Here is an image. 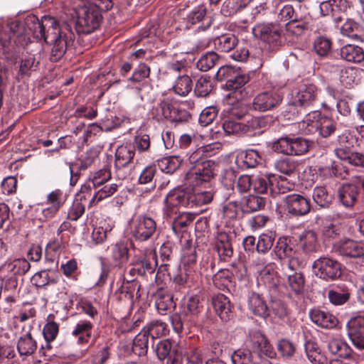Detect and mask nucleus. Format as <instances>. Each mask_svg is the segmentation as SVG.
<instances>
[{
    "label": "nucleus",
    "instance_id": "ea45409f",
    "mask_svg": "<svg viewBox=\"0 0 364 364\" xmlns=\"http://www.w3.org/2000/svg\"><path fill=\"white\" fill-rule=\"evenodd\" d=\"M320 174L327 175L329 177H335L339 179H346L349 175L347 167L341 163L332 162L330 166L318 167Z\"/></svg>",
    "mask_w": 364,
    "mask_h": 364
},
{
    "label": "nucleus",
    "instance_id": "6e6552de",
    "mask_svg": "<svg viewBox=\"0 0 364 364\" xmlns=\"http://www.w3.org/2000/svg\"><path fill=\"white\" fill-rule=\"evenodd\" d=\"M156 232V222L146 215H140L131 223V235L137 241L145 242Z\"/></svg>",
    "mask_w": 364,
    "mask_h": 364
},
{
    "label": "nucleus",
    "instance_id": "2f4dec72",
    "mask_svg": "<svg viewBox=\"0 0 364 364\" xmlns=\"http://www.w3.org/2000/svg\"><path fill=\"white\" fill-rule=\"evenodd\" d=\"M39 62L36 60L34 56L28 55L22 58L19 62V69L16 76L17 81L29 77L33 72L38 69Z\"/></svg>",
    "mask_w": 364,
    "mask_h": 364
},
{
    "label": "nucleus",
    "instance_id": "c756f323",
    "mask_svg": "<svg viewBox=\"0 0 364 364\" xmlns=\"http://www.w3.org/2000/svg\"><path fill=\"white\" fill-rule=\"evenodd\" d=\"M307 358L312 364H327L328 359L322 352L318 343L313 340H308L304 344Z\"/></svg>",
    "mask_w": 364,
    "mask_h": 364
},
{
    "label": "nucleus",
    "instance_id": "1a4fd4ad",
    "mask_svg": "<svg viewBox=\"0 0 364 364\" xmlns=\"http://www.w3.org/2000/svg\"><path fill=\"white\" fill-rule=\"evenodd\" d=\"M283 203L287 213L294 217H302L311 212L310 199L304 194L291 193L283 198Z\"/></svg>",
    "mask_w": 364,
    "mask_h": 364
},
{
    "label": "nucleus",
    "instance_id": "20e7f679",
    "mask_svg": "<svg viewBox=\"0 0 364 364\" xmlns=\"http://www.w3.org/2000/svg\"><path fill=\"white\" fill-rule=\"evenodd\" d=\"M252 33L272 48H279L285 42L283 27L276 22L258 23L253 27Z\"/></svg>",
    "mask_w": 364,
    "mask_h": 364
},
{
    "label": "nucleus",
    "instance_id": "5701e85b",
    "mask_svg": "<svg viewBox=\"0 0 364 364\" xmlns=\"http://www.w3.org/2000/svg\"><path fill=\"white\" fill-rule=\"evenodd\" d=\"M314 20L309 14L307 16H299L296 18V21H291L286 23V31L292 36H300L306 31H312L314 29Z\"/></svg>",
    "mask_w": 364,
    "mask_h": 364
},
{
    "label": "nucleus",
    "instance_id": "aec40b11",
    "mask_svg": "<svg viewBox=\"0 0 364 364\" xmlns=\"http://www.w3.org/2000/svg\"><path fill=\"white\" fill-rule=\"evenodd\" d=\"M311 321L316 326L326 329L336 328L339 321L338 318L329 311L313 309L309 312Z\"/></svg>",
    "mask_w": 364,
    "mask_h": 364
},
{
    "label": "nucleus",
    "instance_id": "72a5a7b5",
    "mask_svg": "<svg viewBox=\"0 0 364 364\" xmlns=\"http://www.w3.org/2000/svg\"><path fill=\"white\" fill-rule=\"evenodd\" d=\"M17 350L21 356L33 355L37 349V342L30 331L23 334L17 341Z\"/></svg>",
    "mask_w": 364,
    "mask_h": 364
},
{
    "label": "nucleus",
    "instance_id": "ddd939ff",
    "mask_svg": "<svg viewBox=\"0 0 364 364\" xmlns=\"http://www.w3.org/2000/svg\"><path fill=\"white\" fill-rule=\"evenodd\" d=\"M65 24L68 23L64 22L60 25L55 18L50 16H44V37L42 38V40H44L48 44H51L58 39L63 38L62 36L67 33L65 28Z\"/></svg>",
    "mask_w": 364,
    "mask_h": 364
},
{
    "label": "nucleus",
    "instance_id": "4be33fe9",
    "mask_svg": "<svg viewBox=\"0 0 364 364\" xmlns=\"http://www.w3.org/2000/svg\"><path fill=\"white\" fill-rule=\"evenodd\" d=\"M299 246L306 255H311L321 248L318 235L314 230H305L299 237Z\"/></svg>",
    "mask_w": 364,
    "mask_h": 364
},
{
    "label": "nucleus",
    "instance_id": "f03ea898",
    "mask_svg": "<svg viewBox=\"0 0 364 364\" xmlns=\"http://www.w3.org/2000/svg\"><path fill=\"white\" fill-rule=\"evenodd\" d=\"M203 309L200 296L196 294L188 297L184 302L182 309L170 316L174 331L181 333L184 326L188 329L200 326V316Z\"/></svg>",
    "mask_w": 364,
    "mask_h": 364
},
{
    "label": "nucleus",
    "instance_id": "338daca9",
    "mask_svg": "<svg viewBox=\"0 0 364 364\" xmlns=\"http://www.w3.org/2000/svg\"><path fill=\"white\" fill-rule=\"evenodd\" d=\"M193 217L188 213H182L177 216L172 223V229L173 232L178 235L186 232L187 228L192 223Z\"/></svg>",
    "mask_w": 364,
    "mask_h": 364
},
{
    "label": "nucleus",
    "instance_id": "09e8293b",
    "mask_svg": "<svg viewBox=\"0 0 364 364\" xmlns=\"http://www.w3.org/2000/svg\"><path fill=\"white\" fill-rule=\"evenodd\" d=\"M298 166V162L290 158H281L274 164V168L277 171L288 176L294 174Z\"/></svg>",
    "mask_w": 364,
    "mask_h": 364
},
{
    "label": "nucleus",
    "instance_id": "e2e57ef3",
    "mask_svg": "<svg viewBox=\"0 0 364 364\" xmlns=\"http://www.w3.org/2000/svg\"><path fill=\"white\" fill-rule=\"evenodd\" d=\"M294 188V183L289 182L287 178L283 176H276V181L272 185L271 189V196L275 197L278 194H285Z\"/></svg>",
    "mask_w": 364,
    "mask_h": 364
},
{
    "label": "nucleus",
    "instance_id": "a878e982",
    "mask_svg": "<svg viewBox=\"0 0 364 364\" xmlns=\"http://www.w3.org/2000/svg\"><path fill=\"white\" fill-rule=\"evenodd\" d=\"M350 289L344 283L335 285L328 292L330 302L335 306H341L348 302L350 298Z\"/></svg>",
    "mask_w": 364,
    "mask_h": 364
},
{
    "label": "nucleus",
    "instance_id": "a19ab883",
    "mask_svg": "<svg viewBox=\"0 0 364 364\" xmlns=\"http://www.w3.org/2000/svg\"><path fill=\"white\" fill-rule=\"evenodd\" d=\"M328 350L332 355L340 358L348 359L352 353L350 347L345 341L338 338H333L329 341Z\"/></svg>",
    "mask_w": 364,
    "mask_h": 364
},
{
    "label": "nucleus",
    "instance_id": "473e14b6",
    "mask_svg": "<svg viewBox=\"0 0 364 364\" xmlns=\"http://www.w3.org/2000/svg\"><path fill=\"white\" fill-rule=\"evenodd\" d=\"M340 55L346 61L358 63L364 60L363 48L353 44H346L340 50Z\"/></svg>",
    "mask_w": 364,
    "mask_h": 364
},
{
    "label": "nucleus",
    "instance_id": "864d4df0",
    "mask_svg": "<svg viewBox=\"0 0 364 364\" xmlns=\"http://www.w3.org/2000/svg\"><path fill=\"white\" fill-rule=\"evenodd\" d=\"M55 316L52 314L47 317V322L43 328V335L47 343L53 341L59 332V324L54 321Z\"/></svg>",
    "mask_w": 364,
    "mask_h": 364
},
{
    "label": "nucleus",
    "instance_id": "4c0bfd02",
    "mask_svg": "<svg viewBox=\"0 0 364 364\" xmlns=\"http://www.w3.org/2000/svg\"><path fill=\"white\" fill-rule=\"evenodd\" d=\"M341 33L355 41H364V31L355 21L348 19L341 28Z\"/></svg>",
    "mask_w": 364,
    "mask_h": 364
},
{
    "label": "nucleus",
    "instance_id": "412c9836",
    "mask_svg": "<svg viewBox=\"0 0 364 364\" xmlns=\"http://www.w3.org/2000/svg\"><path fill=\"white\" fill-rule=\"evenodd\" d=\"M215 248L220 261L230 262L234 253L231 235L225 232H218Z\"/></svg>",
    "mask_w": 364,
    "mask_h": 364
},
{
    "label": "nucleus",
    "instance_id": "6e6d98bb",
    "mask_svg": "<svg viewBox=\"0 0 364 364\" xmlns=\"http://www.w3.org/2000/svg\"><path fill=\"white\" fill-rule=\"evenodd\" d=\"M323 114L318 111H314L307 114L303 119L302 127H305L309 134H314L318 131V124Z\"/></svg>",
    "mask_w": 364,
    "mask_h": 364
},
{
    "label": "nucleus",
    "instance_id": "774afa93",
    "mask_svg": "<svg viewBox=\"0 0 364 364\" xmlns=\"http://www.w3.org/2000/svg\"><path fill=\"white\" fill-rule=\"evenodd\" d=\"M309 141L301 137H291L290 156H300L309 151Z\"/></svg>",
    "mask_w": 364,
    "mask_h": 364
},
{
    "label": "nucleus",
    "instance_id": "de8ad7c7",
    "mask_svg": "<svg viewBox=\"0 0 364 364\" xmlns=\"http://www.w3.org/2000/svg\"><path fill=\"white\" fill-rule=\"evenodd\" d=\"M240 204L237 201H229L223 205L221 209L222 218L228 225L236 221L238 218Z\"/></svg>",
    "mask_w": 364,
    "mask_h": 364
},
{
    "label": "nucleus",
    "instance_id": "e433bc0d",
    "mask_svg": "<svg viewBox=\"0 0 364 364\" xmlns=\"http://www.w3.org/2000/svg\"><path fill=\"white\" fill-rule=\"evenodd\" d=\"M136 288L139 289V286L137 287V283L135 282L134 279L130 278V280H127L122 283L116 291L115 295L119 301L132 303Z\"/></svg>",
    "mask_w": 364,
    "mask_h": 364
},
{
    "label": "nucleus",
    "instance_id": "0eeeda50",
    "mask_svg": "<svg viewBox=\"0 0 364 364\" xmlns=\"http://www.w3.org/2000/svg\"><path fill=\"white\" fill-rule=\"evenodd\" d=\"M135 151L130 146H120L115 152L114 168L116 177L119 180L127 179L134 169L132 161Z\"/></svg>",
    "mask_w": 364,
    "mask_h": 364
},
{
    "label": "nucleus",
    "instance_id": "6ab92c4d",
    "mask_svg": "<svg viewBox=\"0 0 364 364\" xmlns=\"http://www.w3.org/2000/svg\"><path fill=\"white\" fill-rule=\"evenodd\" d=\"M218 164L213 160L204 161L203 164L191 168L189 175L194 176L197 183L209 182L215 176Z\"/></svg>",
    "mask_w": 364,
    "mask_h": 364
},
{
    "label": "nucleus",
    "instance_id": "8fccbe9b",
    "mask_svg": "<svg viewBox=\"0 0 364 364\" xmlns=\"http://www.w3.org/2000/svg\"><path fill=\"white\" fill-rule=\"evenodd\" d=\"M155 305L160 314H166L168 310L173 307L172 294L163 291H157L156 294Z\"/></svg>",
    "mask_w": 364,
    "mask_h": 364
},
{
    "label": "nucleus",
    "instance_id": "39448f33",
    "mask_svg": "<svg viewBox=\"0 0 364 364\" xmlns=\"http://www.w3.org/2000/svg\"><path fill=\"white\" fill-rule=\"evenodd\" d=\"M318 89L314 84L301 85L295 93H292L288 105L289 111L306 109L313 106L318 100Z\"/></svg>",
    "mask_w": 364,
    "mask_h": 364
},
{
    "label": "nucleus",
    "instance_id": "cd10ccee",
    "mask_svg": "<svg viewBox=\"0 0 364 364\" xmlns=\"http://www.w3.org/2000/svg\"><path fill=\"white\" fill-rule=\"evenodd\" d=\"M276 181V176L272 173L253 175L252 188L257 194H264L269 191Z\"/></svg>",
    "mask_w": 364,
    "mask_h": 364
},
{
    "label": "nucleus",
    "instance_id": "49530a36",
    "mask_svg": "<svg viewBox=\"0 0 364 364\" xmlns=\"http://www.w3.org/2000/svg\"><path fill=\"white\" fill-rule=\"evenodd\" d=\"M341 127V125L333 119L323 115L316 132L322 137L327 138L339 130Z\"/></svg>",
    "mask_w": 364,
    "mask_h": 364
},
{
    "label": "nucleus",
    "instance_id": "f257e3e1",
    "mask_svg": "<svg viewBox=\"0 0 364 364\" xmlns=\"http://www.w3.org/2000/svg\"><path fill=\"white\" fill-rule=\"evenodd\" d=\"M276 352L267 338L257 331L250 335L247 348L238 349L232 355L234 364H272Z\"/></svg>",
    "mask_w": 364,
    "mask_h": 364
},
{
    "label": "nucleus",
    "instance_id": "9d476101",
    "mask_svg": "<svg viewBox=\"0 0 364 364\" xmlns=\"http://www.w3.org/2000/svg\"><path fill=\"white\" fill-rule=\"evenodd\" d=\"M312 268L317 277L326 281L333 280L341 275V264L329 257H320L314 261Z\"/></svg>",
    "mask_w": 364,
    "mask_h": 364
},
{
    "label": "nucleus",
    "instance_id": "58836bf2",
    "mask_svg": "<svg viewBox=\"0 0 364 364\" xmlns=\"http://www.w3.org/2000/svg\"><path fill=\"white\" fill-rule=\"evenodd\" d=\"M92 328L93 323L91 321H80L75 326L72 335L77 337L78 343H87L92 337Z\"/></svg>",
    "mask_w": 364,
    "mask_h": 364
},
{
    "label": "nucleus",
    "instance_id": "c9c22d12",
    "mask_svg": "<svg viewBox=\"0 0 364 364\" xmlns=\"http://www.w3.org/2000/svg\"><path fill=\"white\" fill-rule=\"evenodd\" d=\"M265 205L266 200L264 198L250 195L243 198L240 204V210L243 213L250 214L263 209Z\"/></svg>",
    "mask_w": 364,
    "mask_h": 364
},
{
    "label": "nucleus",
    "instance_id": "5fc2aeb1",
    "mask_svg": "<svg viewBox=\"0 0 364 364\" xmlns=\"http://www.w3.org/2000/svg\"><path fill=\"white\" fill-rule=\"evenodd\" d=\"M314 202L321 208H328L333 200V196L329 194L324 186H316L312 194Z\"/></svg>",
    "mask_w": 364,
    "mask_h": 364
},
{
    "label": "nucleus",
    "instance_id": "0e129e2a",
    "mask_svg": "<svg viewBox=\"0 0 364 364\" xmlns=\"http://www.w3.org/2000/svg\"><path fill=\"white\" fill-rule=\"evenodd\" d=\"M31 268L29 262L26 259H15L13 262L5 264L2 269L13 272V274H25Z\"/></svg>",
    "mask_w": 364,
    "mask_h": 364
},
{
    "label": "nucleus",
    "instance_id": "4d7b16f0",
    "mask_svg": "<svg viewBox=\"0 0 364 364\" xmlns=\"http://www.w3.org/2000/svg\"><path fill=\"white\" fill-rule=\"evenodd\" d=\"M218 60L219 55L215 52H207L200 58L196 63V66L199 70L207 72L213 68Z\"/></svg>",
    "mask_w": 364,
    "mask_h": 364
},
{
    "label": "nucleus",
    "instance_id": "f704fd0d",
    "mask_svg": "<svg viewBox=\"0 0 364 364\" xmlns=\"http://www.w3.org/2000/svg\"><path fill=\"white\" fill-rule=\"evenodd\" d=\"M23 27L25 31L28 32L29 35H32L38 40H42V38L44 37V16L39 20L35 15L28 16L25 21Z\"/></svg>",
    "mask_w": 364,
    "mask_h": 364
},
{
    "label": "nucleus",
    "instance_id": "bf43d9fd",
    "mask_svg": "<svg viewBox=\"0 0 364 364\" xmlns=\"http://www.w3.org/2000/svg\"><path fill=\"white\" fill-rule=\"evenodd\" d=\"M193 82L191 78L186 75L177 77L173 87L176 94L180 96L187 95L192 90Z\"/></svg>",
    "mask_w": 364,
    "mask_h": 364
},
{
    "label": "nucleus",
    "instance_id": "f8f14e48",
    "mask_svg": "<svg viewBox=\"0 0 364 364\" xmlns=\"http://www.w3.org/2000/svg\"><path fill=\"white\" fill-rule=\"evenodd\" d=\"M336 252L349 258L364 257V242L351 239L341 240L333 245Z\"/></svg>",
    "mask_w": 364,
    "mask_h": 364
},
{
    "label": "nucleus",
    "instance_id": "052dcab7",
    "mask_svg": "<svg viewBox=\"0 0 364 364\" xmlns=\"http://www.w3.org/2000/svg\"><path fill=\"white\" fill-rule=\"evenodd\" d=\"M117 189L118 185L116 183L104 186L94 194L89 202V207H92L100 201L112 196L117 192Z\"/></svg>",
    "mask_w": 364,
    "mask_h": 364
},
{
    "label": "nucleus",
    "instance_id": "2eb2a0df",
    "mask_svg": "<svg viewBox=\"0 0 364 364\" xmlns=\"http://www.w3.org/2000/svg\"><path fill=\"white\" fill-rule=\"evenodd\" d=\"M360 195L358 186L351 183H343L337 191V196L341 204L347 209H353L357 203Z\"/></svg>",
    "mask_w": 364,
    "mask_h": 364
},
{
    "label": "nucleus",
    "instance_id": "393cba45",
    "mask_svg": "<svg viewBox=\"0 0 364 364\" xmlns=\"http://www.w3.org/2000/svg\"><path fill=\"white\" fill-rule=\"evenodd\" d=\"M0 292L5 296V300L9 303H14L18 295V278L13 274L0 279Z\"/></svg>",
    "mask_w": 364,
    "mask_h": 364
},
{
    "label": "nucleus",
    "instance_id": "f3484780",
    "mask_svg": "<svg viewBox=\"0 0 364 364\" xmlns=\"http://www.w3.org/2000/svg\"><path fill=\"white\" fill-rule=\"evenodd\" d=\"M110 259L114 267L119 269L124 267L129 259V250L127 242L119 240L111 245Z\"/></svg>",
    "mask_w": 364,
    "mask_h": 364
},
{
    "label": "nucleus",
    "instance_id": "b1692460",
    "mask_svg": "<svg viewBox=\"0 0 364 364\" xmlns=\"http://www.w3.org/2000/svg\"><path fill=\"white\" fill-rule=\"evenodd\" d=\"M212 304L216 314L224 321H228L233 317V306L228 297L218 294L213 297Z\"/></svg>",
    "mask_w": 364,
    "mask_h": 364
},
{
    "label": "nucleus",
    "instance_id": "c85d7f7f",
    "mask_svg": "<svg viewBox=\"0 0 364 364\" xmlns=\"http://www.w3.org/2000/svg\"><path fill=\"white\" fill-rule=\"evenodd\" d=\"M248 309L255 316L266 318L269 316V308L264 297L252 292L248 297Z\"/></svg>",
    "mask_w": 364,
    "mask_h": 364
},
{
    "label": "nucleus",
    "instance_id": "7c9ffc66",
    "mask_svg": "<svg viewBox=\"0 0 364 364\" xmlns=\"http://www.w3.org/2000/svg\"><path fill=\"white\" fill-rule=\"evenodd\" d=\"M294 262V259L292 258L289 264V267L293 272L288 275L287 282L291 291L296 295H300L302 294L304 291L305 277L302 272L294 271L292 267Z\"/></svg>",
    "mask_w": 364,
    "mask_h": 364
},
{
    "label": "nucleus",
    "instance_id": "dca6fc26",
    "mask_svg": "<svg viewBox=\"0 0 364 364\" xmlns=\"http://www.w3.org/2000/svg\"><path fill=\"white\" fill-rule=\"evenodd\" d=\"M348 336L358 349H364V317L352 318L346 325Z\"/></svg>",
    "mask_w": 364,
    "mask_h": 364
},
{
    "label": "nucleus",
    "instance_id": "bb28decb",
    "mask_svg": "<svg viewBox=\"0 0 364 364\" xmlns=\"http://www.w3.org/2000/svg\"><path fill=\"white\" fill-rule=\"evenodd\" d=\"M60 280V274L55 270L48 268L36 272L31 278L33 284L38 288L53 285Z\"/></svg>",
    "mask_w": 364,
    "mask_h": 364
},
{
    "label": "nucleus",
    "instance_id": "69168bd1",
    "mask_svg": "<svg viewBox=\"0 0 364 364\" xmlns=\"http://www.w3.org/2000/svg\"><path fill=\"white\" fill-rule=\"evenodd\" d=\"M16 27L18 23H12L0 29V44L3 48H9L11 44V41L15 37Z\"/></svg>",
    "mask_w": 364,
    "mask_h": 364
},
{
    "label": "nucleus",
    "instance_id": "9b49d317",
    "mask_svg": "<svg viewBox=\"0 0 364 364\" xmlns=\"http://www.w3.org/2000/svg\"><path fill=\"white\" fill-rule=\"evenodd\" d=\"M282 101L281 94L274 90L258 93L253 99L252 109L257 112H264L278 107Z\"/></svg>",
    "mask_w": 364,
    "mask_h": 364
},
{
    "label": "nucleus",
    "instance_id": "3c124183",
    "mask_svg": "<svg viewBox=\"0 0 364 364\" xmlns=\"http://www.w3.org/2000/svg\"><path fill=\"white\" fill-rule=\"evenodd\" d=\"M149 336L143 329L133 340L132 351L138 356H144L147 353L149 348Z\"/></svg>",
    "mask_w": 364,
    "mask_h": 364
},
{
    "label": "nucleus",
    "instance_id": "37998d69",
    "mask_svg": "<svg viewBox=\"0 0 364 364\" xmlns=\"http://www.w3.org/2000/svg\"><path fill=\"white\" fill-rule=\"evenodd\" d=\"M142 329L151 337L152 341L154 338L166 336L169 332L167 324L161 320H153Z\"/></svg>",
    "mask_w": 364,
    "mask_h": 364
},
{
    "label": "nucleus",
    "instance_id": "4468645a",
    "mask_svg": "<svg viewBox=\"0 0 364 364\" xmlns=\"http://www.w3.org/2000/svg\"><path fill=\"white\" fill-rule=\"evenodd\" d=\"M65 28L67 31L66 34H64L62 36L63 38L52 43L53 46L51 49L50 60L53 62L60 60L65 55L67 48L73 43L75 34L72 31L71 25L65 24Z\"/></svg>",
    "mask_w": 364,
    "mask_h": 364
},
{
    "label": "nucleus",
    "instance_id": "7ed1b4c3",
    "mask_svg": "<svg viewBox=\"0 0 364 364\" xmlns=\"http://www.w3.org/2000/svg\"><path fill=\"white\" fill-rule=\"evenodd\" d=\"M196 196L192 188H176L171 190L166 196L164 203V211L167 216L171 217L177 213L178 207L193 208L196 207Z\"/></svg>",
    "mask_w": 364,
    "mask_h": 364
},
{
    "label": "nucleus",
    "instance_id": "c03bdc74",
    "mask_svg": "<svg viewBox=\"0 0 364 364\" xmlns=\"http://www.w3.org/2000/svg\"><path fill=\"white\" fill-rule=\"evenodd\" d=\"M358 70L354 67H341L339 72V80L346 88H351L358 83Z\"/></svg>",
    "mask_w": 364,
    "mask_h": 364
},
{
    "label": "nucleus",
    "instance_id": "a211bd4d",
    "mask_svg": "<svg viewBox=\"0 0 364 364\" xmlns=\"http://www.w3.org/2000/svg\"><path fill=\"white\" fill-rule=\"evenodd\" d=\"M63 191L60 189H56L51 191L46 198V204L48 207L42 210V215L44 220H49L54 218L58 213L60 209L65 203Z\"/></svg>",
    "mask_w": 364,
    "mask_h": 364
},
{
    "label": "nucleus",
    "instance_id": "13d9d810",
    "mask_svg": "<svg viewBox=\"0 0 364 364\" xmlns=\"http://www.w3.org/2000/svg\"><path fill=\"white\" fill-rule=\"evenodd\" d=\"M182 160L179 156H170L158 161V166L162 171L167 173H173L179 168Z\"/></svg>",
    "mask_w": 364,
    "mask_h": 364
},
{
    "label": "nucleus",
    "instance_id": "423d86ee",
    "mask_svg": "<svg viewBox=\"0 0 364 364\" xmlns=\"http://www.w3.org/2000/svg\"><path fill=\"white\" fill-rule=\"evenodd\" d=\"M132 267L128 274L131 279L139 276L146 281H156L157 274H155L156 263H152L145 254H135L130 263Z\"/></svg>",
    "mask_w": 364,
    "mask_h": 364
},
{
    "label": "nucleus",
    "instance_id": "79ce46f5",
    "mask_svg": "<svg viewBox=\"0 0 364 364\" xmlns=\"http://www.w3.org/2000/svg\"><path fill=\"white\" fill-rule=\"evenodd\" d=\"M238 38L233 34H225L215 38L214 46L220 52L228 53L233 50L238 44Z\"/></svg>",
    "mask_w": 364,
    "mask_h": 364
},
{
    "label": "nucleus",
    "instance_id": "680f3d73",
    "mask_svg": "<svg viewBox=\"0 0 364 364\" xmlns=\"http://www.w3.org/2000/svg\"><path fill=\"white\" fill-rule=\"evenodd\" d=\"M240 155L242 158L243 166L247 168L256 167L262 161L259 152L255 149H247L240 152Z\"/></svg>",
    "mask_w": 364,
    "mask_h": 364
},
{
    "label": "nucleus",
    "instance_id": "a18cd8bd",
    "mask_svg": "<svg viewBox=\"0 0 364 364\" xmlns=\"http://www.w3.org/2000/svg\"><path fill=\"white\" fill-rule=\"evenodd\" d=\"M213 87L214 85L210 76L203 75L196 82L194 94L198 97H206L210 94Z\"/></svg>",
    "mask_w": 364,
    "mask_h": 364
},
{
    "label": "nucleus",
    "instance_id": "603ef678",
    "mask_svg": "<svg viewBox=\"0 0 364 364\" xmlns=\"http://www.w3.org/2000/svg\"><path fill=\"white\" fill-rule=\"evenodd\" d=\"M173 107V105L169 100H161L153 108L152 114L157 121H161L164 119L169 120L170 117H171Z\"/></svg>",
    "mask_w": 364,
    "mask_h": 364
}]
</instances>
